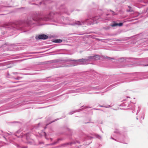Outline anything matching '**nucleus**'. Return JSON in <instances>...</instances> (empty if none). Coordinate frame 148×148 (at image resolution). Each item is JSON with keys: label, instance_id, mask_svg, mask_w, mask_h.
Returning <instances> with one entry per match:
<instances>
[{"label": "nucleus", "instance_id": "nucleus-11", "mask_svg": "<svg viewBox=\"0 0 148 148\" xmlns=\"http://www.w3.org/2000/svg\"><path fill=\"white\" fill-rule=\"evenodd\" d=\"M94 135L96 137L98 138L99 139H101V137L100 135L96 134H94Z\"/></svg>", "mask_w": 148, "mask_h": 148}, {"label": "nucleus", "instance_id": "nucleus-12", "mask_svg": "<svg viewBox=\"0 0 148 148\" xmlns=\"http://www.w3.org/2000/svg\"><path fill=\"white\" fill-rule=\"evenodd\" d=\"M62 42V40L60 39H56L54 40L55 42L60 43Z\"/></svg>", "mask_w": 148, "mask_h": 148}, {"label": "nucleus", "instance_id": "nucleus-14", "mask_svg": "<svg viewBox=\"0 0 148 148\" xmlns=\"http://www.w3.org/2000/svg\"><path fill=\"white\" fill-rule=\"evenodd\" d=\"M140 110V107L138 106L137 108V112L136 113V114L137 115L138 113L139 112Z\"/></svg>", "mask_w": 148, "mask_h": 148}, {"label": "nucleus", "instance_id": "nucleus-31", "mask_svg": "<svg viewBox=\"0 0 148 148\" xmlns=\"http://www.w3.org/2000/svg\"><path fill=\"white\" fill-rule=\"evenodd\" d=\"M48 135H50V134H48Z\"/></svg>", "mask_w": 148, "mask_h": 148}, {"label": "nucleus", "instance_id": "nucleus-5", "mask_svg": "<svg viewBox=\"0 0 148 148\" xmlns=\"http://www.w3.org/2000/svg\"><path fill=\"white\" fill-rule=\"evenodd\" d=\"M48 38V36L45 34H41L38 36H36L35 38L36 40L38 39H43L45 40Z\"/></svg>", "mask_w": 148, "mask_h": 148}, {"label": "nucleus", "instance_id": "nucleus-4", "mask_svg": "<svg viewBox=\"0 0 148 148\" xmlns=\"http://www.w3.org/2000/svg\"><path fill=\"white\" fill-rule=\"evenodd\" d=\"M122 107H124L122 109L126 110L128 108H131V107H133L132 108V110H133L132 112L134 113V112H136V110L135 108H134V104L132 103H130V104L128 102H127L125 100L124 102L122 103L120 105Z\"/></svg>", "mask_w": 148, "mask_h": 148}, {"label": "nucleus", "instance_id": "nucleus-24", "mask_svg": "<svg viewBox=\"0 0 148 148\" xmlns=\"http://www.w3.org/2000/svg\"><path fill=\"white\" fill-rule=\"evenodd\" d=\"M146 60H146V62H148V58L147 59H146Z\"/></svg>", "mask_w": 148, "mask_h": 148}, {"label": "nucleus", "instance_id": "nucleus-22", "mask_svg": "<svg viewBox=\"0 0 148 148\" xmlns=\"http://www.w3.org/2000/svg\"><path fill=\"white\" fill-rule=\"evenodd\" d=\"M110 26H108V27H106V29H110Z\"/></svg>", "mask_w": 148, "mask_h": 148}, {"label": "nucleus", "instance_id": "nucleus-18", "mask_svg": "<svg viewBox=\"0 0 148 148\" xmlns=\"http://www.w3.org/2000/svg\"><path fill=\"white\" fill-rule=\"evenodd\" d=\"M75 112V111H72L71 112H69V114H72L73 113H74V112Z\"/></svg>", "mask_w": 148, "mask_h": 148}, {"label": "nucleus", "instance_id": "nucleus-19", "mask_svg": "<svg viewBox=\"0 0 148 148\" xmlns=\"http://www.w3.org/2000/svg\"><path fill=\"white\" fill-rule=\"evenodd\" d=\"M100 106L101 107H104L107 108H109L110 107V106Z\"/></svg>", "mask_w": 148, "mask_h": 148}, {"label": "nucleus", "instance_id": "nucleus-9", "mask_svg": "<svg viewBox=\"0 0 148 148\" xmlns=\"http://www.w3.org/2000/svg\"><path fill=\"white\" fill-rule=\"evenodd\" d=\"M123 23H115L113 24L110 25V26L112 27H115V26H117L118 25L119 26H121L123 25Z\"/></svg>", "mask_w": 148, "mask_h": 148}, {"label": "nucleus", "instance_id": "nucleus-20", "mask_svg": "<svg viewBox=\"0 0 148 148\" xmlns=\"http://www.w3.org/2000/svg\"><path fill=\"white\" fill-rule=\"evenodd\" d=\"M110 11L111 12L112 15H114L115 14V13L113 11H112L111 10H110Z\"/></svg>", "mask_w": 148, "mask_h": 148}, {"label": "nucleus", "instance_id": "nucleus-28", "mask_svg": "<svg viewBox=\"0 0 148 148\" xmlns=\"http://www.w3.org/2000/svg\"><path fill=\"white\" fill-rule=\"evenodd\" d=\"M108 58L109 59H110L111 58L110 57H108Z\"/></svg>", "mask_w": 148, "mask_h": 148}, {"label": "nucleus", "instance_id": "nucleus-13", "mask_svg": "<svg viewBox=\"0 0 148 148\" xmlns=\"http://www.w3.org/2000/svg\"><path fill=\"white\" fill-rule=\"evenodd\" d=\"M60 140V139H58V140H57V141H55L54 143H51V144H49V145H55L56 144H57L58 143V141Z\"/></svg>", "mask_w": 148, "mask_h": 148}, {"label": "nucleus", "instance_id": "nucleus-3", "mask_svg": "<svg viewBox=\"0 0 148 148\" xmlns=\"http://www.w3.org/2000/svg\"><path fill=\"white\" fill-rule=\"evenodd\" d=\"M20 131L19 130L18 131L16 132L15 134L13 135L12 134L11 132H10V133L7 132H5L3 134V137L6 140L7 139V138H8V140L10 142V143H13V141L12 140V138L13 139H15V138L14 137V136H15L21 138L22 137L23 134H22L21 133L20 136L17 134L20 133Z\"/></svg>", "mask_w": 148, "mask_h": 148}, {"label": "nucleus", "instance_id": "nucleus-15", "mask_svg": "<svg viewBox=\"0 0 148 148\" xmlns=\"http://www.w3.org/2000/svg\"><path fill=\"white\" fill-rule=\"evenodd\" d=\"M128 7L129 8V9L127 10V11L128 12H132L133 11V10H132L131 7H130V6H128Z\"/></svg>", "mask_w": 148, "mask_h": 148}, {"label": "nucleus", "instance_id": "nucleus-7", "mask_svg": "<svg viewBox=\"0 0 148 148\" xmlns=\"http://www.w3.org/2000/svg\"><path fill=\"white\" fill-rule=\"evenodd\" d=\"M29 133L26 134V138L27 140V143L29 144H32L34 143V141L33 140H29Z\"/></svg>", "mask_w": 148, "mask_h": 148}, {"label": "nucleus", "instance_id": "nucleus-26", "mask_svg": "<svg viewBox=\"0 0 148 148\" xmlns=\"http://www.w3.org/2000/svg\"><path fill=\"white\" fill-rule=\"evenodd\" d=\"M50 139L51 140V141H52V138H50Z\"/></svg>", "mask_w": 148, "mask_h": 148}, {"label": "nucleus", "instance_id": "nucleus-1", "mask_svg": "<svg viewBox=\"0 0 148 148\" xmlns=\"http://www.w3.org/2000/svg\"><path fill=\"white\" fill-rule=\"evenodd\" d=\"M59 9L60 10V12H59V13H57L59 15L58 18H56V14L53 12H51L49 14L46 15L42 18L39 17V14L37 12H35L32 15V17H28L26 21H25L23 22L21 21V24L23 23L29 26H31V25L34 24L36 22H39L42 21H50L60 24H65L63 21H64V19L62 18H61L62 16H60V14L64 13L69 15L72 11L71 12L68 11L67 8L64 5H61L59 8ZM109 16V14H107L104 18H102L101 20H100V17L99 16H97L92 18L86 19L84 20L73 21L69 23H65V24L72 26L77 25L78 26H82L85 25H90L97 23L100 21H104L111 20L112 18Z\"/></svg>", "mask_w": 148, "mask_h": 148}, {"label": "nucleus", "instance_id": "nucleus-8", "mask_svg": "<svg viewBox=\"0 0 148 148\" xmlns=\"http://www.w3.org/2000/svg\"><path fill=\"white\" fill-rule=\"evenodd\" d=\"M79 143V142L77 141H74L72 142L68 143L63 144L62 145L60 146L61 147L65 146H66V145H71L73 144H76V143Z\"/></svg>", "mask_w": 148, "mask_h": 148}, {"label": "nucleus", "instance_id": "nucleus-6", "mask_svg": "<svg viewBox=\"0 0 148 148\" xmlns=\"http://www.w3.org/2000/svg\"><path fill=\"white\" fill-rule=\"evenodd\" d=\"M133 58H121L119 59V61L120 62H131L132 60L133 59Z\"/></svg>", "mask_w": 148, "mask_h": 148}, {"label": "nucleus", "instance_id": "nucleus-16", "mask_svg": "<svg viewBox=\"0 0 148 148\" xmlns=\"http://www.w3.org/2000/svg\"><path fill=\"white\" fill-rule=\"evenodd\" d=\"M44 135H45V138L47 139V140L49 139L47 137V134H46V133L45 132H44Z\"/></svg>", "mask_w": 148, "mask_h": 148}, {"label": "nucleus", "instance_id": "nucleus-10", "mask_svg": "<svg viewBox=\"0 0 148 148\" xmlns=\"http://www.w3.org/2000/svg\"><path fill=\"white\" fill-rule=\"evenodd\" d=\"M49 3V1L48 0H44L43 1L40 2V5H41L42 4L45 5L47 3Z\"/></svg>", "mask_w": 148, "mask_h": 148}, {"label": "nucleus", "instance_id": "nucleus-21", "mask_svg": "<svg viewBox=\"0 0 148 148\" xmlns=\"http://www.w3.org/2000/svg\"><path fill=\"white\" fill-rule=\"evenodd\" d=\"M141 65L143 66H148V64H140Z\"/></svg>", "mask_w": 148, "mask_h": 148}, {"label": "nucleus", "instance_id": "nucleus-29", "mask_svg": "<svg viewBox=\"0 0 148 148\" xmlns=\"http://www.w3.org/2000/svg\"><path fill=\"white\" fill-rule=\"evenodd\" d=\"M136 119H137V120H138V118L137 117V118H136Z\"/></svg>", "mask_w": 148, "mask_h": 148}, {"label": "nucleus", "instance_id": "nucleus-27", "mask_svg": "<svg viewBox=\"0 0 148 148\" xmlns=\"http://www.w3.org/2000/svg\"><path fill=\"white\" fill-rule=\"evenodd\" d=\"M140 65V64H137V65H136V66H138V65Z\"/></svg>", "mask_w": 148, "mask_h": 148}, {"label": "nucleus", "instance_id": "nucleus-30", "mask_svg": "<svg viewBox=\"0 0 148 148\" xmlns=\"http://www.w3.org/2000/svg\"><path fill=\"white\" fill-rule=\"evenodd\" d=\"M144 119V116H143V119Z\"/></svg>", "mask_w": 148, "mask_h": 148}, {"label": "nucleus", "instance_id": "nucleus-33", "mask_svg": "<svg viewBox=\"0 0 148 148\" xmlns=\"http://www.w3.org/2000/svg\"><path fill=\"white\" fill-rule=\"evenodd\" d=\"M96 109V110H99L98 109Z\"/></svg>", "mask_w": 148, "mask_h": 148}, {"label": "nucleus", "instance_id": "nucleus-32", "mask_svg": "<svg viewBox=\"0 0 148 148\" xmlns=\"http://www.w3.org/2000/svg\"><path fill=\"white\" fill-rule=\"evenodd\" d=\"M58 7V5H57L56 7Z\"/></svg>", "mask_w": 148, "mask_h": 148}, {"label": "nucleus", "instance_id": "nucleus-34", "mask_svg": "<svg viewBox=\"0 0 148 148\" xmlns=\"http://www.w3.org/2000/svg\"><path fill=\"white\" fill-rule=\"evenodd\" d=\"M54 122V121H53L52 122Z\"/></svg>", "mask_w": 148, "mask_h": 148}, {"label": "nucleus", "instance_id": "nucleus-25", "mask_svg": "<svg viewBox=\"0 0 148 148\" xmlns=\"http://www.w3.org/2000/svg\"><path fill=\"white\" fill-rule=\"evenodd\" d=\"M111 138L112 139L114 140V139L112 137H111Z\"/></svg>", "mask_w": 148, "mask_h": 148}, {"label": "nucleus", "instance_id": "nucleus-2", "mask_svg": "<svg viewBox=\"0 0 148 148\" xmlns=\"http://www.w3.org/2000/svg\"><path fill=\"white\" fill-rule=\"evenodd\" d=\"M100 56L98 55H96L89 56L87 58H82L80 59L75 60L74 59H66L59 60H54L53 62L55 63V66L54 68L60 67H66L73 66L78 64H87L89 61L92 60H97L99 59Z\"/></svg>", "mask_w": 148, "mask_h": 148}, {"label": "nucleus", "instance_id": "nucleus-17", "mask_svg": "<svg viewBox=\"0 0 148 148\" xmlns=\"http://www.w3.org/2000/svg\"><path fill=\"white\" fill-rule=\"evenodd\" d=\"M114 132L120 134V132H119V130L118 129H116L115 131H114Z\"/></svg>", "mask_w": 148, "mask_h": 148}, {"label": "nucleus", "instance_id": "nucleus-23", "mask_svg": "<svg viewBox=\"0 0 148 148\" xmlns=\"http://www.w3.org/2000/svg\"><path fill=\"white\" fill-rule=\"evenodd\" d=\"M27 148V147H22V148Z\"/></svg>", "mask_w": 148, "mask_h": 148}]
</instances>
